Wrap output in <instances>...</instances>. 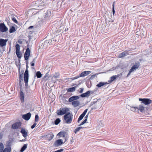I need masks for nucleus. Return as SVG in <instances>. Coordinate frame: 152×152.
<instances>
[{"instance_id": "nucleus-1", "label": "nucleus", "mask_w": 152, "mask_h": 152, "mask_svg": "<svg viewBox=\"0 0 152 152\" xmlns=\"http://www.w3.org/2000/svg\"><path fill=\"white\" fill-rule=\"evenodd\" d=\"M64 122L67 124H71L72 120L73 115L70 112H68L64 116Z\"/></svg>"}, {"instance_id": "nucleus-2", "label": "nucleus", "mask_w": 152, "mask_h": 152, "mask_svg": "<svg viewBox=\"0 0 152 152\" xmlns=\"http://www.w3.org/2000/svg\"><path fill=\"white\" fill-rule=\"evenodd\" d=\"M140 66V62L139 61L136 62L135 63V64L133 65L131 69H130L127 77H128L130 75L131 72L135 71L136 69H137Z\"/></svg>"}, {"instance_id": "nucleus-3", "label": "nucleus", "mask_w": 152, "mask_h": 152, "mask_svg": "<svg viewBox=\"0 0 152 152\" xmlns=\"http://www.w3.org/2000/svg\"><path fill=\"white\" fill-rule=\"evenodd\" d=\"M69 111V109L67 107H64L61 109L58 110L56 113L58 115H62L66 114L67 112Z\"/></svg>"}, {"instance_id": "nucleus-4", "label": "nucleus", "mask_w": 152, "mask_h": 152, "mask_svg": "<svg viewBox=\"0 0 152 152\" xmlns=\"http://www.w3.org/2000/svg\"><path fill=\"white\" fill-rule=\"evenodd\" d=\"M139 100L140 101H141L142 103L144 104L145 105L149 104L151 103L152 102V100L148 98H139Z\"/></svg>"}, {"instance_id": "nucleus-5", "label": "nucleus", "mask_w": 152, "mask_h": 152, "mask_svg": "<svg viewBox=\"0 0 152 152\" xmlns=\"http://www.w3.org/2000/svg\"><path fill=\"white\" fill-rule=\"evenodd\" d=\"M8 28L4 23H0V31L1 32H6Z\"/></svg>"}, {"instance_id": "nucleus-6", "label": "nucleus", "mask_w": 152, "mask_h": 152, "mask_svg": "<svg viewBox=\"0 0 152 152\" xmlns=\"http://www.w3.org/2000/svg\"><path fill=\"white\" fill-rule=\"evenodd\" d=\"M28 74L27 71L26 70V71H25L24 74V81L25 82V84L26 87L28 86Z\"/></svg>"}, {"instance_id": "nucleus-7", "label": "nucleus", "mask_w": 152, "mask_h": 152, "mask_svg": "<svg viewBox=\"0 0 152 152\" xmlns=\"http://www.w3.org/2000/svg\"><path fill=\"white\" fill-rule=\"evenodd\" d=\"M30 51L28 48H27L24 54L25 59L27 60L30 55Z\"/></svg>"}, {"instance_id": "nucleus-8", "label": "nucleus", "mask_w": 152, "mask_h": 152, "mask_svg": "<svg viewBox=\"0 0 152 152\" xmlns=\"http://www.w3.org/2000/svg\"><path fill=\"white\" fill-rule=\"evenodd\" d=\"M21 126V123L20 122L15 123L13 124L12 126V128L13 129H18Z\"/></svg>"}, {"instance_id": "nucleus-9", "label": "nucleus", "mask_w": 152, "mask_h": 152, "mask_svg": "<svg viewBox=\"0 0 152 152\" xmlns=\"http://www.w3.org/2000/svg\"><path fill=\"white\" fill-rule=\"evenodd\" d=\"M20 132L24 137H26L27 136L28 131L27 130H26L25 128H22Z\"/></svg>"}, {"instance_id": "nucleus-10", "label": "nucleus", "mask_w": 152, "mask_h": 152, "mask_svg": "<svg viewBox=\"0 0 152 152\" xmlns=\"http://www.w3.org/2000/svg\"><path fill=\"white\" fill-rule=\"evenodd\" d=\"M63 144L62 140L61 139H59L54 142L53 146L56 147H58L59 146Z\"/></svg>"}, {"instance_id": "nucleus-11", "label": "nucleus", "mask_w": 152, "mask_h": 152, "mask_svg": "<svg viewBox=\"0 0 152 152\" xmlns=\"http://www.w3.org/2000/svg\"><path fill=\"white\" fill-rule=\"evenodd\" d=\"M31 115V113H28L26 114L23 115L22 118L24 120L28 121L30 118Z\"/></svg>"}, {"instance_id": "nucleus-12", "label": "nucleus", "mask_w": 152, "mask_h": 152, "mask_svg": "<svg viewBox=\"0 0 152 152\" xmlns=\"http://www.w3.org/2000/svg\"><path fill=\"white\" fill-rule=\"evenodd\" d=\"M79 98L80 96H74L71 97L69 99L68 101L69 102H72L75 101V100H76L79 99Z\"/></svg>"}, {"instance_id": "nucleus-13", "label": "nucleus", "mask_w": 152, "mask_h": 152, "mask_svg": "<svg viewBox=\"0 0 152 152\" xmlns=\"http://www.w3.org/2000/svg\"><path fill=\"white\" fill-rule=\"evenodd\" d=\"M7 39H0V46L3 47L6 45Z\"/></svg>"}, {"instance_id": "nucleus-14", "label": "nucleus", "mask_w": 152, "mask_h": 152, "mask_svg": "<svg viewBox=\"0 0 152 152\" xmlns=\"http://www.w3.org/2000/svg\"><path fill=\"white\" fill-rule=\"evenodd\" d=\"M91 71H85L82 72L81 73L80 75V77H83L86 76L88 75H89L90 73H91Z\"/></svg>"}, {"instance_id": "nucleus-15", "label": "nucleus", "mask_w": 152, "mask_h": 152, "mask_svg": "<svg viewBox=\"0 0 152 152\" xmlns=\"http://www.w3.org/2000/svg\"><path fill=\"white\" fill-rule=\"evenodd\" d=\"M128 55H129L128 51L127 50H125L120 54L118 56V57L119 58H122Z\"/></svg>"}, {"instance_id": "nucleus-16", "label": "nucleus", "mask_w": 152, "mask_h": 152, "mask_svg": "<svg viewBox=\"0 0 152 152\" xmlns=\"http://www.w3.org/2000/svg\"><path fill=\"white\" fill-rule=\"evenodd\" d=\"M72 105L75 107H76L80 105V102L77 100H75L72 103Z\"/></svg>"}, {"instance_id": "nucleus-17", "label": "nucleus", "mask_w": 152, "mask_h": 152, "mask_svg": "<svg viewBox=\"0 0 152 152\" xmlns=\"http://www.w3.org/2000/svg\"><path fill=\"white\" fill-rule=\"evenodd\" d=\"M90 95V92L89 91H88L86 92L83 93L81 94L80 96H80L83 98L85 97H88Z\"/></svg>"}, {"instance_id": "nucleus-18", "label": "nucleus", "mask_w": 152, "mask_h": 152, "mask_svg": "<svg viewBox=\"0 0 152 152\" xmlns=\"http://www.w3.org/2000/svg\"><path fill=\"white\" fill-rule=\"evenodd\" d=\"M129 107L130 108H128L129 110H131V111L135 112H138L139 109L138 107L131 106Z\"/></svg>"}, {"instance_id": "nucleus-19", "label": "nucleus", "mask_w": 152, "mask_h": 152, "mask_svg": "<svg viewBox=\"0 0 152 152\" xmlns=\"http://www.w3.org/2000/svg\"><path fill=\"white\" fill-rule=\"evenodd\" d=\"M45 14V18H48L50 17L51 15V12L50 10H47L46 12L44 11Z\"/></svg>"}, {"instance_id": "nucleus-20", "label": "nucleus", "mask_w": 152, "mask_h": 152, "mask_svg": "<svg viewBox=\"0 0 152 152\" xmlns=\"http://www.w3.org/2000/svg\"><path fill=\"white\" fill-rule=\"evenodd\" d=\"M77 87V86H76L72 88H67L66 89V90L69 92H73L75 91L76 88Z\"/></svg>"}, {"instance_id": "nucleus-21", "label": "nucleus", "mask_w": 152, "mask_h": 152, "mask_svg": "<svg viewBox=\"0 0 152 152\" xmlns=\"http://www.w3.org/2000/svg\"><path fill=\"white\" fill-rule=\"evenodd\" d=\"M20 97L21 102H23L24 100V94L22 91H21L20 92Z\"/></svg>"}, {"instance_id": "nucleus-22", "label": "nucleus", "mask_w": 152, "mask_h": 152, "mask_svg": "<svg viewBox=\"0 0 152 152\" xmlns=\"http://www.w3.org/2000/svg\"><path fill=\"white\" fill-rule=\"evenodd\" d=\"M20 69H19V80H23V73L24 72V71H21V74L20 72Z\"/></svg>"}, {"instance_id": "nucleus-23", "label": "nucleus", "mask_w": 152, "mask_h": 152, "mask_svg": "<svg viewBox=\"0 0 152 152\" xmlns=\"http://www.w3.org/2000/svg\"><path fill=\"white\" fill-rule=\"evenodd\" d=\"M40 5L42 6H45L48 4L46 0H42L40 1Z\"/></svg>"}, {"instance_id": "nucleus-24", "label": "nucleus", "mask_w": 152, "mask_h": 152, "mask_svg": "<svg viewBox=\"0 0 152 152\" xmlns=\"http://www.w3.org/2000/svg\"><path fill=\"white\" fill-rule=\"evenodd\" d=\"M108 83L107 82L104 83L100 82L98 84L96 85V86L98 87H100L104 85H105L106 84H108Z\"/></svg>"}, {"instance_id": "nucleus-25", "label": "nucleus", "mask_w": 152, "mask_h": 152, "mask_svg": "<svg viewBox=\"0 0 152 152\" xmlns=\"http://www.w3.org/2000/svg\"><path fill=\"white\" fill-rule=\"evenodd\" d=\"M11 148L10 147L5 148L3 149V152H11Z\"/></svg>"}, {"instance_id": "nucleus-26", "label": "nucleus", "mask_w": 152, "mask_h": 152, "mask_svg": "<svg viewBox=\"0 0 152 152\" xmlns=\"http://www.w3.org/2000/svg\"><path fill=\"white\" fill-rule=\"evenodd\" d=\"M27 146V144H24L23 147L21 148L20 150V152H23L25 150Z\"/></svg>"}, {"instance_id": "nucleus-27", "label": "nucleus", "mask_w": 152, "mask_h": 152, "mask_svg": "<svg viewBox=\"0 0 152 152\" xmlns=\"http://www.w3.org/2000/svg\"><path fill=\"white\" fill-rule=\"evenodd\" d=\"M16 31L15 27L12 26L10 29L9 30V32L10 33H12Z\"/></svg>"}, {"instance_id": "nucleus-28", "label": "nucleus", "mask_w": 152, "mask_h": 152, "mask_svg": "<svg viewBox=\"0 0 152 152\" xmlns=\"http://www.w3.org/2000/svg\"><path fill=\"white\" fill-rule=\"evenodd\" d=\"M16 54L17 57L19 58H21L22 57V54L20 51L16 52Z\"/></svg>"}, {"instance_id": "nucleus-29", "label": "nucleus", "mask_w": 152, "mask_h": 152, "mask_svg": "<svg viewBox=\"0 0 152 152\" xmlns=\"http://www.w3.org/2000/svg\"><path fill=\"white\" fill-rule=\"evenodd\" d=\"M4 146L3 144L1 142H0V152H3Z\"/></svg>"}, {"instance_id": "nucleus-30", "label": "nucleus", "mask_w": 152, "mask_h": 152, "mask_svg": "<svg viewBox=\"0 0 152 152\" xmlns=\"http://www.w3.org/2000/svg\"><path fill=\"white\" fill-rule=\"evenodd\" d=\"M36 76L37 78H40L41 77L42 74L39 71H38L37 72L36 74Z\"/></svg>"}, {"instance_id": "nucleus-31", "label": "nucleus", "mask_w": 152, "mask_h": 152, "mask_svg": "<svg viewBox=\"0 0 152 152\" xmlns=\"http://www.w3.org/2000/svg\"><path fill=\"white\" fill-rule=\"evenodd\" d=\"M144 107L142 105H140L139 106L138 109L139 110L140 112H143L144 109Z\"/></svg>"}, {"instance_id": "nucleus-32", "label": "nucleus", "mask_w": 152, "mask_h": 152, "mask_svg": "<svg viewBox=\"0 0 152 152\" xmlns=\"http://www.w3.org/2000/svg\"><path fill=\"white\" fill-rule=\"evenodd\" d=\"M61 122V120L60 118H57L54 121V124L57 125Z\"/></svg>"}, {"instance_id": "nucleus-33", "label": "nucleus", "mask_w": 152, "mask_h": 152, "mask_svg": "<svg viewBox=\"0 0 152 152\" xmlns=\"http://www.w3.org/2000/svg\"><path fill=\"white\" fill-rule=\"evenodd\" d=\"M20 45L18 44H16L15 45V49L16 52L18 51H20Z\"/></svg>"}, {"instance_id": "nucleus-34", "label": "nucleus", "mask_w": 152, "mask_h": 152, "mask_svg": "<svg viewBox=\"0 0 152 152\" xmlns=\"http://www.w3.org/2000/svg\"><path fill=\"white\" fill-rule=\"evenodd\" d=\"M116 79V77L114 76H113L110 77V80L108 81L110 83H112L113 80Z\"/></svg>"}, {"instance_id": "nucleus-35", "label": "nucleus", "mask_w": 152, "mask_h": 152, "mask_svg": "<svg viewBox=\"0 0 152 152\" xmlns=\"http://www.w3.org/2000/svg\"><path fill=\"white\" fill-rule=\"evenodd\" d=\"M84 115L82 114L79 116L77 122H79L80 120H82L83 118L84 117Z\"/></svg>"}, {"instance_id": "nucleus-36", "label": "nucleus", "mask_w": 152, "mask_h": 152, "mask_svg": "<svg viewBox=\"0 0 152 152\" xmlns=\"http://www.w3.org/2000/svg\"><path fill=\"white\" fill-rule=\"evenodd\" d=\"M39 121V116L38 115H36L35 117V122H38Z\"/></svg>"}, {"instance_id": "nucleus-37", "label": "nucleus", "mask_w": 152, "mask_h": 152, "mask_svg": "<svg viewBox=\"0 0 152 152\" xmlns=\"http://www.w3.org/2000/svg\"><path fill=\"white\" fill-rule=\"evenodd\" d=\"M81 129V128H80V127L77 128L74 131V132L76 134V133L79 132L80 130Z\"/></svg>"}, {"instance_id": "nucleus-38", "label": "nucleus", "mask_w": 152, "mask_h": 152, "mask_svg": "<svg viewBox=\"0 0 152 152\" xmlns=\"http://www.w3.org/2000/svg\"><path fill=\"white\" fill-rule=\"evenodd\" d=\"M12 20L14 21V23L16 24L18 23V22L16 20V18L15 17L12 18Z\"/></svg>"}, {"instance_id": "nucleus-39", "label": "nucleus", "mask_w": 152, "mask_h": 152, "mask_svg": "<svg viewBox=\"0 0 152 152\" xmlns=\"http://www.w3.org/2000/svg\"><path fill=\"white\" fill-rule=\"evenodd\" d=\"M35 58H34L33 59V60L32 61L31 63V66H34V63H35Z\"/></svg>"}, {"instance_id": "nucleus-40", "label": "nucleus", "mask_w": 152, "mask_h": 152, "mask_svg": "<svg viewBox=\"0 0 152 152\" xmlns=\"http://www.w3.org/2000/svg\"><path fill=\"white\" fill-rule=\"evenodd\" d=\"M112 10H113V15H114V14L115 13V10H114V3H113V8H112Z\"/></svg>"}, {"instance_id": "nucleus-41", "label": "nucleus", "mask_w": 152, "mask_h": 152, "mask_svg": "<svg viewBox=\"0 0 152 152\" xmlns=\"http://www.w3.org/2000/svg\"><path fill=\"white\" fill-rule=\"evenodd\" d=\"M37 124L36 122L34 123V124L32 126H31V128L32 129H34L36 126Z\"/></svg>"}, {"instance_id": "nucleus-42", "label": "nucleus", "mask_w": 152, "mask_h": 152, "mask_svg": "<svg viewBox=\"0 0 152 152\" xmlns=\"http://www.w3.org/2000/svg\"><path fill=\"white\" fill-rule=\"evenodd\" d=\"M88 111V109H86V110H85L84 111V112H83V113H82L83 115H85L86 114V113L87 112V111Z\"/></svg>"}, {"instance_id": "nucleus-43", "label": "nucleus", "mask_w": 152, "mask_h": 152, "mask_svg": "<svg viewBox=\"0 0 152 152\" xmlns=\"http://www.w3.org/2000/svg\"><path fill=\"white\" fill-rule=\"evenodd\" d=\"M80 77V76H75V77H74L72 78V79L73 80H75V79H76Z\"/></svg>"}, {"instance_id": "nucleus-44", "label": "nucleus", "mask_w": 152, "mask_h": 152, "mask_svg": "<svg viewBox=\"0 0 152 152\" xmlns=\"http://www.w3.org/2000/svg\"><path fill=\"white\" fill-rule=\"evenodd\" d=\"M18 43L20 44H22L23 43V41L22 39H20L18 41Z\"/></svg>"}, {"instance_id": "nucleus-45", "label": "nucleus", "mask_w": 152, "mask_h": 152, "mask_svg": "<svg viewBox=\"0 0 152 152\" xmlns=\"http://www.w3.org/2000/svg\"><path fill=\"white\" fill-rule=\"evenodd\" d=\"M95 76H96V75H91V76L90 79H93L95 77Z\"/></svg>"}, {"instance_id": "nucleus-46", "label": "nucleus", "mask_w": 152, "mask_h": 152, "mask_svg": "<svg viewBox=\"0 0 152 152\" xmlns=\"http://www.w3.org/2000/svg\"><path fill=\"white\" fill-rule=\"evenodd\" d=\"M80 91H79V92L80 93H82L83 92L84 88H80Z\"/></svg>"}, {"instance_id": "nucleus-47", "label": "nucleus", "mask_w": 152, "mask_h": 152, "mask_svg": "<svg viewBox=\"0 0 152 152\" xmlns=\"http://www.w3.org/2000/svg\"><path fill=\"white\" fill-rule=\"evenodd\" d=\"M96 109V107L94 106V107H93L91 108V111L93 110H95Z\"/></svg>"}, {"instance_id": "nucleus-48", "label": "nucleus", "mask_w": 152, "mask_h": 152, "mask_svg": "<svg viewBox=\"0 0 152 152\" xmlns=\"http://www.w3.org/2000/svg\"><path fill=\"white\" fill-rule=\"evenodd\" d=\"M28 64H26V71H26V70L27 71H28Z\"/></svg>"}, {"instance_id": "nucleus-49", "label": "nucleus", "mask_w": 152, "mask_h": 152, "mask_svg": "<svg viewBox=\"0 0 152 152\" xmlns=\"http://www.w3.org/2000/svg\"><path fill=\"white\" fill-rule=\"evenodd\" d=\"M89 113H88V114H87V115L85 117V119H86V120L87 119L88 117V116Z\"/></svg>"}, {"instance_id": "nucleus-50", "label": "nucleus", "mask_w": 152, "mask_h": 152, "mask_svg": "<svg viewBox=\"0 0 152 152\" xmlns=\"http://www.w3.org/2000/svg\"><path fill=\"white\" fill-rule=\"evenodd\" d=\"M121 75L118 74L117 75L114 76L115 77H116V78L118 77L119 76H121Z\"/></svg>"}, {"instance_id": "nucleus-51", "label": "nucleus", "mask_w": 152, "mask_h": 152, "mask_svg": "<svg viewBox=\"0 0 152 152\" xmlns=\"http://www.w3.org/2000/svg\"><path fill=\"white\" fill-rule=\"evenodd\" d=\"M3 134L2 133H0V139H1L2 138Z\"/></svg>"}, {"instance_id": "nucleus-52", "label": "nucleus", "mask_w": 152, "mask_h": 152, "mask_svg": "<svg viewBox=\"0 0 152 152\" xmlns=\"http://www.w3.org/2000/svg\"><path fill=\"white\" fill-rule=\"evenodd\" d=\"M85 123L83 121L80 124L79 126H81L83 124H84Z\"/></svg>"}, {"instance_id": "nucleus-53", "label": "nucleus", "mask_w": 152, "mask_h": 152, "mask_svg": "<svg viewBox=\"0 0 152 152\" xmlns=\"http://www.w3.org/2000/svg\"><path fill=\"white\" fill-rule=\"evenodd\" d=\"M33 26H30L28 27V28L30 29H31V28H33Z\"/></svg>"}, {"instance_id": "nucleus-54", "label": "nucleus", "mask_w": 152, "mask_h": 152, "mask_svg": "<svg viewBox=\"0 0 152 152\" xmlns=\"http://www.w3.org/2000/svg\"><path fill=\"white\" fill-rule=\"evenodd\" d=\"M87 121V120H86V119H85V120H84V121H83V122H84L85 123H86V122Z\"/></svg>"}, {"instance_id": "nucleus-55", "label": "nucleus", "mask_w": 152, "mask_h": 152, "mask_svg": "<svg viewBox=\"0 0 152 152\" xmlns=\"http://www.w3.org/2000/svg\"><path fill=\"white\" fill-rule=\"evenodd\" d=\"M26 141V139H25L24 140V139H23V140H20V141H21V142H23V141Z\"/></svg>"}, {"instance_id": "nucleus-56", "label": "nucleus", "mask_w": 152, "mask_h": 152, "mask_svg": "<svg viewBox=\"0 0 152 152\" xmlns=\"http://www.w3.org/2000/svg\"><path fill=\"white\" fill-rule=\"evenodd\" d=\"M63 133L62 132H59L58 134L59 135H61V134H62Z\"/></svg>"}, {"instance_id": "nucleus-57", "label": "nucleus", "mask_w": 152, "mask_h": 152, "mask_svg": "<svg viewBox=\"0 0 152 152\" xmlns=\"http://www.w3.org/2000/svg\"><path fill=\"white\" fill-rule=\"evenodd\" d=\"M80 128H81V129H83L84 128V127H82V126H80Z\"/></svg>"}, {"instance_id": "nucleus-58", "label": "nucleus", "mask_w": 152, "mask_h": 152, "mask_svg": "<svg viewBox=\"0 0 152 152\" xmlns=\"http://www.w3.org/2000/svg\"><path fill=\"white\" fill-rule=\"evenodd\" d=\"M47 76V75L46 74L45 75V76H44V77H46Z\"/></svg>"}, {"instance_id": "nucleus-59", "label": "nucleus", "mask_w": 152, "mask_h": 152, "mask_svg": "<svg viewBox=\"0 0 152 152\" xmlns=\"http://www.w3.org/2000/svg\"><path fill=\"white\" fill-rule=\"evenodd\" d=\"M71 142H72V140Z\"/></svg>"}]
</instances>
